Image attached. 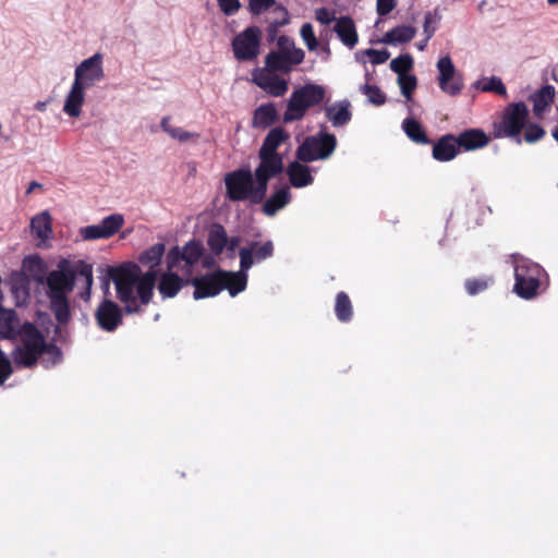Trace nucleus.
I'll return each mask as SVG.
<instances>
[{
  "label": "nucleus",
  "mask_w": 558,
  "mask_h": 558,
  "mask_svg": "<svg viewBox=\"0 0 558 558\" xmlns=\"http://www.w3.org/2000/svg\"><path fill=\"white\" fill-rule=\"evenodd\" d=\"M16 339L19 344L13 349L11 356L17 368L32 369L39 362L45 368H50L63 360V353L54 339L48 342L37 326L31 322L22 324Z\"/></svg>",
  "instance_id": "obj_1"
},
{
  "label": "nucleus",
  "mask_w": 558,
  "mask_h": 558,
  "mask_svg": "<svg viewBox=\"0 0 558 558\" xmlns=\"http://www.w3.org/2000/svg\"><path fill=\"white\" fill-rule=\"evenodd\" d=\"M69 266L70 260L63 258L58 263L57 269L51 270L45 279H38V282L46 286L49 310L58 323L53 332L61 342L65 341L61 326L69 324L72 319L69 294L72 293L75 286L73 271Z\"/></svg>",
  "instance_id": "obj_2"
},
{
  "label": "nucleus",
  "mask_w": 558,
  "mask_h": 558,
  "mask_svg": "<svg viewBox=\"0 0 558 558\" xmlns=\"http://www.w3.org/2000/svg\"><path fill=\"white\" fill-rule=\"evenodd\" d=\"M326 96L324 86L307 83L292 92L283 113V122L290 123L302 120L307 110L323 102Z\"/></svg>",
  "instance_id": "obj_3"
},
{
  "label": "nucleus",
  "mask_w": 558,
  "mask_h": 558,
  "mask_svg": "<svg viewBox=\"0 0 558 558\" xmlns=\"http://www.w3.org/2000/svg\"><path fill=\"white\" fill-rule=\"evenodd\" d=\"M527 118L529 109L523 101L509 104L504 109L500 121L493 123L492 134L495 138H514L518 144H521L520 134L526 125Z\"/></svg>",
  "instance_id": "obj_4"
},
{
  "label": "nucleus",
  "mask_w": 558,
  "mask_h": 558,
  "mask_svg": "<svg viewBox=\"0 0 558 558\" xmlns=\"http://www.w3.org/2000/svg\"><path fill=\"white\" fill-rule=\"evenodd\" d=\"M336 147V135L328 133L326 128L322 125L317 134L305 137L303 143L298 147L295 156L301 162L327 159L332 155Z\"/></svg>",
  "instance_id": "obj_5"
},
{
  "label": "nucleus",
  "mask_w": 558,
  "mask_h": 558,
  "mask_svg": "<svg viewBox=\"0 0 558 558\" xmlns=\"http://www.w3.org/2000/svg\"><path fill=\"white\" fill-rule=\"evenodd\" d=\"M544 269L527 258H521L514 267L513 291L522 299L531 300L537 295L541 276Z\"/></svg>",
  "instance_id": "obj_6"
},
{
  "label": "nucleus",
  "mask_w": 558,
  "mask_h": 558,
  "mask_svg": "<svg viewBox=\"0 0 558 558\" xmlns=\"http://www.w3.org/2000/svg\"><path fill=\"white\" fill-rule=\"evenodd\" d=\"M204 251L202 241L197 239L190 240L182 247L175 245L166 255L167 269H181L184 275L190 276Z\"/></svg>",
  "instance_id": "obj_7"
},
{
  "label": "nucleus",
  "mask_w": 558,
  "mask_h": 558,
  "mask_svg": "<svg viewBox=\"0 0 558 558\" xmlns=\"http://www.w3.org/2000/svg\"><path fill=\"white\" fill-rule=\"evenodd\" d=\"M262 31L258 26H248L232 39L234 58L239 61H252L260 51Z\"/></svg>",
  "instance_id": "obj_8"
},
{
  "label": "nucleus",
  "mask_w": 558,
  "mask_h": 558,
  "mask_svg": "<svg viewBox=\"0 0 558 558\" xmlns=\"http://www.w3.org/2000/svg\"><path fill=\"white\" fill-rule=\"evenodd\" d=\"M253 172L248 167H242L225 175L226 196L231 202L250 201Z\"/></svg>",
  "instance_id": "obj_9"
},
{
  "label": "nucleus",
  "mask_w": 558,
  "mask_h": 558,
  "mask_svg": "<svg viewBox=\"0 0 558 558\" xmlns=\"http://www.w3.org/2000/svg\"><path fill=\"white\" fill-rule=\"evenodd\" d=\"M123 225V215L111 214L105 217L98 225L82 227L78 233L84 241L109 239L118 233Z\"/></svg>",
  "instance_id": "obj_10"
},
{
  "label": "nucleus",
  "mask_w": 558,
  "mask_h": 558,
  "mask_svg": "<svg viewBox=\"0 0 558 558\" xmlns=\"http://www.w3.org/2000/svg\"><path fill=\"white\" fill-rule=\"evenodd\" d=\"M438 84L440 89L450 95L457 96L463 89L462 74L457 72L454 64L449 56L441 57L437 62Z\"/></svg>",
  "instance_id": "obj_11"
},
{
  "label": "nucleus",
  "mask_w": 558,
  "mask_h": 558,
  "mask_svg": "<svg viewBox=\"0 0 558 558\" xmlns=\"http://www.w3.org/2000/svg\"><path fill=\"white\" fill-rule=\"evenodd\" d=\"M225 270L219 268L213 272H207L190 279V284L194 287L193 298L202 300L218 295L225 290L222 275Z\"/></svg>",
  "instance_id": "obj_12"
},
{
  "label": "nucleus",
  "mask_w": 558,
  "mask_h": 558,
  "mask_svg": "<svg viewBox=\"0 0 558 558\" xmlns=\"http://www.w3.org/2000/svg\"><path fill=\"white\" fill-rule=\"evenodd\" d=\"M105 76L102 69V54L96 52L92 57L83 60L75 69L74 82L80 83L84 88L93 87Z\"/></svg>",
  "instance_id": "obj_13"
},
{
  "label": "nucleus",
  "mask_w": 558,
  "mask_h": 558,
  "mask_svg": "<svg viewBox=\"0 0 558 558\" xmlns=\"http://www.w3.org/2000/svg\"><path fill=\"white\" fill-rule=\"evenodd\" d=\"M95 319L101 330L113 332L123 324V310L112 300L104 299L95 311Z\"/></svg>",
  "instance_id": "obj_14"
},
{
  "label": "nucleus",
  "mask_w": 558,
  "mask_h": 558,
  "mask_svg": "<svg viewBox=\"0 0 558 558\" xmlns=\"http://www.w3.org/2000/svg\"><path fill=\"white\" fill-rule=\"evenodd\" d=\"M274 243L268 240L262 244L257 241L251 242L239 251L241 269L248 270L255 264H259L274 255Z\"/></svg>",
  "instance_id": "obj_15"
},
{
  "label": "nucleus",
  "mask_w": 558,
  "mask_h": 558,
  "mask_svg": "<svg viewBox=\"0 0 558 558\" xmlns=\"http://www.w3.org/2000/svg\"><path fill=\"white\" fill-rule=\"evenodd\" d=\"M252 82L272 97H282L289 88L288 81L265 69H254Z\"/></svg>",
  "instance_id": "obj_16"
},
{
  "label": "nucleus",
  "mask_w": 558,
  "mask_h": 558,
  "mask_svg": "<svg viewBox=\"0 0 558 558\" xmlns=\"http://www.w3.org/2000/svg\"><path fill=\"white\" fill-rule=\"evenodd\" d=\"M304 58L305 52L303 50H294L289 54L271 50L265 58V70L289 73L292 66L301 64Z\"/></svg>",
  "instance_id": "obj_17"
},
{
  "label": "nucleus",
  "mask_w": 558,
  "mask_h": 558,
  "mask_svg": "<svg viewBox=\"0 0 558 558\" xmlns=\"http://www.w3.org/2000/svg\"><path fill=\"white\" fill-rule=\"evenodd\" d=\"M432 144V156L437 161L447 162L454 159L460 154L456 135L452 133L440 136L437 142Z\"/></svg>",
  "instance_id": "obj_18"
},
{
  "label": "nucleus",
  "mask_w": 558,
  "mask_h": 558,
  "mask_svg": "<svg viewBox=\"0 0 558 558\" xmlns=\"http://www.w3.org/2000/svg\"><path fill=\"white\" fill-rule=\"evenodd\" d=\"M461 151H471L485 147L489 143L488 135L482 129H466L456 135Z\"/></svg>",
  "instance_id": "obj_19"
},
{
  "label": "nucleus",
  "mask_w": 558,
  "mask_h": 558,
  "mask_svg": "<svg viewBox=\"0 0 558 558\" xmlns=\"http://www.w3.org/2000/svg\"><path fill=\"white\" fill-rule=\"evenodd\" d=\"M259 163L254 173L269 179L276 178L284 170L283 157L281 154H266L258 151Z\"/></svg>",
  "instance_id": "obj_20"
},
{
  "label": "nucleus",
  "mask_w": 558,
  "mask_h": 558,
  "mask_svg": "<svg viewBox=\"0 0 558 558\" xmlns=\"http://www.w3.org/2000/svg\"><path fill=\"white\" fill-rule=\"evenodd\" d=\"M189 284V278L184 279L168 269L160 276L157 288L162 299H171L174 298L183 287Z\"/></svg>",
  "instance_id": "obj_21"
},
{
  "label": "nucleus",
  "mask_w": 558,
  "mask_h": 558,
  "mask_svg": "<svg viewBox=\"0 0 558 558\" xmlns=\"http://www.w3.org/2000/svg\"><path fill=\"white\" fill-rule=\"evenodd\" d=\"M332 31L337 34L338 38L343 45L349 48H354L359 41V36L354 21L349 15L338 17Z\"/></svg>",
  "instance_id": "obj_22"
},
{
  "label": "nucleus",
  "mask_w": 558,
  "mask_h": 558,
  "mask_svg": "<svg viewBox=\"0 0 558 558\" xmlns=\"http://www.w3.org/2000/svg\"><path fill=\"white\" fill-rule=\"evenodd\" d=\"M286 172L293 187L302 189L314 182L310 167L301 163L298 158L288 165Z\"/></svg>",
  "instance_id": "obj_23"
},
{
  "label": "nucleus",
  "mask_w": 558,
  "mask_h": 558,
  "mask_svg": "<svg viewBox=\"0 0 558 558\" xmlns=\"http://www.w3.org/2000/svg\"><path fill=\"white\" fill-rule=\"evenodd\" d=\"M85 89L86 88L81 86L80 83L73 81L71 89L65 97L63 106V111L69 117H80L82 112V106L85 100Z\"/></svg>",
  "instance_id": "obj_24"
},
{
  "label": "nucleus",
  "mask_w": 558,
  "mask_h": 558,
  "mask_svg": "<svg viewBox=\"0 0 558 558\" xmlns=\"http://www.w3.org/2000/svg\"><path fill=\"white\" fill-rule=\"evenodd\" d=\"M291 201L289 186L284 185L275 191L263 204L262 211L268 217L275 216Z\"/></svg>",
  "instance_id": "obj_25"
},
{
  "label": "nucleus",
  "mask_w": 558,
  "mask_h": 558,
  "mask_svg": "<svg viewBox=\"0 0 558 558\" xmlns=\"http://www.w3.org/2000/svg\"><path fill=\"white\" fill-rule=\"evenodd\" d=\"M206 243L214 256H220L228 244L226 228L221 223H213L208 229Z\"/></svg>",
  "instance_id": "obj_26"
},
{
  "label": "nucleus",
  "mask_w": 558,
  "mask_h": 558,
  "mask_svg": "<svg viewBox=\"0 0 558 558\" xmlns=\"http://www.w3.org/2000/svg\"><path fill=\"white\" fill-rule=\"evenodd\" d=\"M108 271L113 283H136L142 275L140 266L132 262L110 267Z\"/></svg>",
  "instance_id": "obj_27"
},
{
  "label": "nucleus",
  "mask_w": 558,
  "mask_h": 558,
  "mask_svg": "<svg viewBox=\"0 0 558 558\" xmlns=\"http://www.w3.org/2000/svg\"><path fill=\"white\" fill-rule=\"evenodd\" d=\"M19 316L14 310H7L0 306V337L4 339H16L20 331Z\"/></svg>",
  "instance_id": "obj_28"
},
{
  "label": "nucleus",
  "mask_w": 558,
  "mask_h": 558,
  "mask_svg": "<svg viewBox=\"0 0 558 558\" xmlns=\"http://www.w3.org/2000/svg\"><path fill=\"white\" fill-rule=\"evenodd\" d=\"M278 121V111L274 102L263 104L253 112L252 126L265 130Z\"/></svg>",
  "instance_id": "obj_29"
},
{
  "label": "nucleus",
  "mask_w": 558,
  "mask_h": 558,
  "mask_svg": "<svg viewBox=\"0 0 558 558\" xmlns=\"http://www.w3.org/2000/svg\"><path fill=\"white\" fill-rule=\"evenodd\" d=\"M351 104L344 99L326 108V117L335 128L348 124L352 119Z\"/></svg>",
  "instance_id": "obj_30"
},
{
  "label": "nucleus",
  "mask_w": 558,
  "mask_h": 558,
  "mask_svg": "<svg viewBox=\"0 0 558 558\" xmlns=\"http://www.w3.org/2000/svg\"><path fill=\"white\" fill-rule=\"evenodd\" d=\"M114 286L117 298L124 304V312L126 314L142 312L137 298L134 294L136 283H114Z\"/></svg>",
  "instance_id": "obj_31"
},
{
  "label": "nucleus",
  "mask_w": 558,
  "mask_h": 558,
  "mask_svg": "<svg viewBox=\"0 0 558 558\" xmlns=\"http://www.w3.org/2000/svg\"><path fill=\"white\" fill-rule=\"evenodd\" d=\"M416 35V28L411 25H398L387 32L380 41L386 45L396 46L410 43Z\"/></svg>",
  "instance_id": "obj_32"
},
{
  "label": "nucleus",
  "mask_w": 558,
  "mask_h": 558,
  "mask_svg": "<svg viewBox=\"0 0 558 558\" xmlns=\"http://www.w3.org/2000/svg\"><path fill=\"white\" fill-rule=\"evenodd\" d=\"M156 279L157 270H147L137 280L135 289L142 305H147L151 301Z\"/></svg>",
  "instance_id": "obj_33"
},
{
  "label": "nucleus",
  "mask_w": 558,
  "mask_h": 558,
  "mask_svg": "<svg viewBox=\"0 0 558 558\" xmlns=\"http://www.w3.org/2000/svg\"><path fill=\"white\" fill-rule=\"evenodd\" d=\"M247 270L241 269L239 271L225 270L222 275L225 289L228 290L231 296H235L246 289L247 286Z\"/></svg>",
  "instance_id": "obj_34"
},
{
  "label": "nucleus",
  "mask_w": 558,
  "mask_h": 558,
  "mask_svg": "<svg viewBox=\"0 0 558 558\" xmlns=\"http://www.w3.org/2000/svg\"><path fill=\"white\" fill-rule=\"evenodd\" d=\"M402 130L407 136L416 144L429 145L433 141L427 136L421 122L414 118H407L402 122Z\"/></svg>",
  "instance_id": "obj_35"
},
{
  "label": "nucleus",
  "mask_w": 558,
  "mask_h": 558,
  "mask_svg": "<svg viewBox=\"0 0 558 558\" xmlns=\"http://www.w3.org/2000/svg\"><path fill=\"white\" fill-rule=\"evenodd\" d=\"M289 133L281 126L274 128L269 131V133L264 138L262 147L259 151L266 154H279L277 151L278 147L289 140Z\"/></svg>",
  "instance_id": "obj_36"
},
{
  "label": "nucleus",
  "mask_w": 558,
  "mask_h": 558,
  "mask_svg": "<svg viewBox=\"0 0 558 558\" xmlns=\"http://www.w3.org/2000/svg\"><path fill=\"white\" fill-rule=\"evenodd\" d=\"M555 87L553 85H545L531 96L533 101V111L536 117H542L544 111L554 101Z\"/></svg>",
  "instance_id": "obj_37"
},
{
  "label": "nucleus",
  "mask_w": 558,
  "mask_h": 558,
  "mask_svg": "<svg viewBox=\"0 0 558 558\" xmlns=\"http://www.w3.org/2000/svg\"><path fill=\"white\" fill-rule=\"evenodd\" d=\"M166 246L163 243H156L143 251L138 256V262L143 266H147L148 270H156L160 265L165 254Z\"/></svg>",
  "instance_id": "obj_38"
},
{
  "label": "nucleus",
  "mask_w": 558,
  "mask_h": 558,
  "mask_svg": "<svg viewBox=\"0 0 558 558\" xmlns=\"http://www.w3.org/2000/svg\"><path fill=\"white\" fill-rule=\"evenodd\" d=\"M34 234L40 240H47L52 233L51 216L45 210L36 215L31 221Z\"/></svg>",
  "instance_id": "obj_39"
},
{
  "label": "nucleus",
  "mask_w": 558,
  "mask_h": 558,
  "mask_svg": "<svg viewBox=\"0 0 558 558\" xmlns=\"http://www.w3.org/2000/svg\"><path fill=\"white\" fill-rule=\"evenodd\" d=\"M335 314L339 322L349 323L353 317V306L349 295L340 291L336 295Z\"/></svg>",
  "instance_id": "obj_40"
},
{
  "label": "nucleus",
  "mask_w": 558,
  "mask_h": 558,
  "mask_svg": "<svg viewBox=\"0 0 558 558\" xmlns=\"http://www.w3.org/2000/svg\"><path fill=\"white\" fill-rule=\"evenodd\" d=\"M472 87L485 93H495L499 96L507 97V89L501 78L490 76L489 78L478 80L473 83Z\"/></svg>",
  "instance_id": "obj_41"
},
{
  "label": "nucleus",
  "mask_w": 558,
  "mask_h": 558,
  "mask_svg": "<svg viewBox=\"0 0 558 558\" xmlns=\"http://www.w3.org/2000/svg\"><path fill=\"white\" fill-rule=\"evenodd\" d=\"M365 78L366 83L360 87V92L367 96V99L371 104L375 106L385 105L387 101L386 94L379 88V86L369 84L372 77L368 72H366Z\"/></svg>",
  "instance_id": "obj_42"
},
{
  "label": "nucleus",
  "mask_w": 558,
  "mask_h": 558,
  "mask_svg": "<svg viewBox=\"0 0 558 558\" xmlns=\"http://www.w3.org/2000/svg\"><path fill=\"white\" fill-rule=\"evenodd\" d=\"M269 178L253 173L251 204H260L267 194Z\"/></svg>",
  "instance_id": "obj_43"
},
{
  "label": "nucleus",
  "mask_w": 558,
  "mask_h": 558,
  "mask_svg": "<svg viewBox=\"0 0 558 558\" xmlns=\"http://www.w3.org/2000/svg\"><path fill=\"white\" fill-rule=\"evenodd\" d=\"M494 282L495 279L493 276L468 278L464 281V289L469 295L474 296L478 293L486 291L490 286L494 284Z\"/></svg>",
  "instance_id": "obj_44"
},
{
  "label": "nucleus",
  "mask_w": 558,
  "mask_h": 558,
  "mask_svg": "<svg viewBox=\"0 0 558 558\" xmlns=\"http://www.w3.org/2000/svg\"><path fill=\"white\" fill-rule=\"evenodd\" d=\"M161 129L168 133L172 138L178 140L181 143H185L191 138L198 137V134L191 133L179 126H172L170 124V117H163L160 122Z\"/></svg>",
  "instance_id": "obj_45"
},
{
  "label": "nucleus",
  "mask_w": 558,
  "mask_h": 558,
  "mask_svg": "<svg viewBox=\"0 0 558 558\" xmlns=\"http://www.w3.org/2000/svg\"><path fill=\"white\" fill-rule=\"evenodd\" d=\"M70 270L73 271L74 281L76 280L77 276H81L85 280V284L88 283L89 286H93V265L85 262V260H77L75 264H72L70 262Z\"/></svg>",
  "instance_id": "obj_46"
},
{
  "label": "nucleus",
  "mask_w": 558,
  "mask_h": 558,
  "mask_svg": "<svg viewBox=\"0 0 558 558\" xmlns=\"http://www.w3.org/2000/svg\"><path fill=\"white\" fill-rule=\"evenodd\" d=\"M413 58L410 53L400 54L390 62V69L398 76L408 75L407 73L413 68Z\"/></svg>",
  "instance_id": "obj_47"
},
{
  "label": "nucleus",
  "mask_w": 558,
  "mask_h": 558,
  "mask_svg": "<svg viewBox=\"0 0 558 558\" xmlns=\"http://www.w3.org/2000/svg\"><path fill=\"white\" fill-rule=\"evenodd\" d=\"M441 16L439 14L438 9H435L434 11H428L424 15V23H423V33L427 37V39H430L436 29L437 24L440 22Z\"/></svg>",
  "instance_id": "obj_48"
},
{
  "label": "nucleus",
  "mask_w": 558,
  "mask_h": 558,
  "mask_svg": "<svg viewBox=\"0 0 558 558\" xmlns=\"http://www.w3.org/2000/svg\"><path fill=\"white\" fill-rule=\"evenodd\" d=\"M398 84L400 86L401 94L407 98V100H411L412 94L417 85L416 76L412 74L398 76Z\"/></svg>",
  "instance_id": "obj_49"
},
{
  "label": "nucleus",
  "mask_w": 558,
  "mask_h": 558,
  "mask_svg": "<svg viewBox=\"0 0 558 558\" xmlns=\"http://www.w3.org/2000/svg\"><path fill=\"white\" fill-rule=\"evenodd\" d=\"M300 35L310 51H314L317 49L318 40L314 34V28L311 23H305L302 25Z\"/></svg>",
  "instance_id": "obj_50"
},
{
  "label": "nucleus",
  "mask_w": 558,
  "mask_h": 558,
  "mask_svg": "<svg viewBox=\"0 0 558 558\" xmlns=\"http://www.w3.org/2000/svg\"><path fill=\"white\" fill-rule=\"evenodd\" d=\"M545 136V130L537 123H531L526 126L524 132V141L527 143H535Z\"/></svg>",
  "instance_id": "obj_51"
},
{
  "label": "nucleus",
  "mask_w": 558,
  "mask_h": 558,
  "mask_svg": "<svg viewBox=\"0 0 558 558\" xmlns=\"http://www.w3.org/2000/svg\"><path fill=\"white\" fill-rule=\"evenodd\" d=\"M315 19L324 25H329L331 22L337 23L336 12L326 7H322L315 10Z\"/></svg>",
  "instance_id": "obj_52"
},
{
  "label": "nucleus",
  "mask_w": 558,
  "mask_h": 558,
  "mask_svg": "<svg viewBox=\"0 0 558 558\" xmlns=\"http://www.w3.org/2000/svg\"><path fill=\"white\" fill-rule=\"evenodd\" d=\"M220 11L227 15H234L241 8L240 0H217Z\"/></svg>",
  "instance_id": "obj_53"
},
{
  "label": "nucleus",
  "mask_w": 558,
  "mask_h": 558,
  "mask_svg": "<svg viewBox=\"0 0 558 558\" xmlns=\"http://www.w3.org/2000/svg\"><path fill=\"white\" fill-rule=\"evenodd\" d=\"M365 54H367L371 58V62L373 64H383L390 57V52L387 49L376 50L369 48L365 50Z\"/></svg>",
  "instance_id": "obj_54"
},
{
  "label": "nucleus",
  "mask_w": 558,
  "mask_h": 558,
  "mask_svg": "<svg viewBox=\"0 0 558 558\" xmlns=\"http://www.w3.org/2000/svg\"><path fill=\"white\" fill-rule=\"evenodd\" d=\"M276 0H250L248 9L252 14L258 15L275 4Z\"/></svg>",
  "instance_id": "obj_55"
},
{
  "label": "nucleus",
  "mask_w": 558,
  "mask_h": 558,
  "mask_svg": "<svg viewBox=\"0 0 558 558\" xmlns=\"http://www.w3.org/2000/svg\"><path fill=\"white\" fill-rule=\"evenodd\" d=\"M277 45H278V51L282 52V53L289 54V53L293 52L294 50H302L301 48H296L294 40L286 35H281L278 38Z\"/></svg>",
  "instance_id": "obj_56"
},
{
  "label": "nucleus",
  "mask_w": 558,
  "mask_h": 558,
  "mask_svg": "<svg viewBox=\"0 0 558 558\" xmlns=\"http://www.w3.org/2000/svg\"><path fill=\"white\" fill-rule=\"evenodd\" d=\"M396 5L397 0H377L376 11L378 15L386 16L396 8Z\"/></svg>",
  "instance_id": "obj_57"
},
{
  "label": "nucleus",
  "mask_w": 558,
  "mask_h": 558,
  "mask_svg": "<svg viewBox=\"0 0 558 558\" xmlns=\"http://www.w3.org/2000/svg\"><path fill=\"white\" fill-rule=\"evenodd\" d=\"M240 243H241V236H239V235H233L230 238L228 236V244L225 248L228 252V257H230V258L234 257L235 250L240 245Z\"/></svg>",
  "instance_id": "obj_58"
},
{
  "label": "nucleus",
  "mask_w": 558,
  "mask_h": 558,
  "mask_svg": "<svg viewBox=\"0 0 558 558\" xmlns=\"http://www.w3.org/2000/svg\"><path fill=\"white\" fill-rule=\"evenodd\" d=\"M11 290L16 295H19L20 292H23L24 294L28 295V289H27L26 282L23 278H20L19 281L14 282L12 284Z\"/></svg>",
  "instance_id": "obj_59"
},
{
  "label": "nucleus",
  "mask_w": 558,
  "mask_h": 558,
  "mask_svg": "<svg viewBox=\"0 0 558 558\" xmlns=\"http://www.w3.org/2000/svg\"><path fill=\"white\" fill-rule=\"evenodd\" d=\"M92 287L93 286H89L88 283H86L84 290L82 292H80V298L83 301H85V302L89 301L90 293H92Z\"/></svg>",
  "instance_id": "obj_60"
},
{
  "label": "nucleus",
  "mask_w": 558,
  "mask_h": 558,
  "mask_svg": "<svg viewBox=\"0 0 558 558\" xmlns=\"http://www.w3.org/2000/svg\"><path fill=\"white\" fill-rule=\"evenodd\" d=\"M47 105H48V100H45V101H37V102L34 105V108H35V110L43 112V111H45V110H46Z\"/></svg>",
  "instance_id": "obj_61"
},
{
  "label": "nucleus",
  "mask_w": 558,
  "mask_h": 558,
  "mask_svg": "<svg viewBox=\"0 0 558 558\" xmlns=\"http://www.w3.org/2000/svg\"><path fill=\"white\" fill-rule=\"evenodd\" d=\"M43 185L37 181H32L26 190V194H31L35 189H41Z\"/></svg>",
  "instance_id": "obj_62"
},
{
  "label": "nucleus",
  "mask_w": 558,
  "mask_h": 558,
  "mask_svg": "<svg viewBox=\"0 0 558 558\" xmlns=\"http://www.w3.org/2000/svg\"><path fill=\"white\" fill-rule=\"evenodd\" d=\"M286 23H288V19H284V21H283V22H281V23H279V22H275V23H272V24L269 26V32H272L274 34H276V32H277V27H278V26H280V25H283V24H286Z\"/></svg>",
  "instance_id": "obj_63"
},
{
  "label": "nucleus",
  "mask_w": 558,
  "mask_h": 558,
  "mask_svg": "<svg viewBox=\"0 0 558 558\" xmlns=\"http://www.w3.org/2000/svg\"><path fill=\"white\" fill-rule=\"evenodd\" d=\"M428 41H429V39H427V37L425 36V38L423 40L417 43V49L418 50H424L426 48Z\"/></svg>",
  "instance_id": "obj_64"
}]
</instances>
